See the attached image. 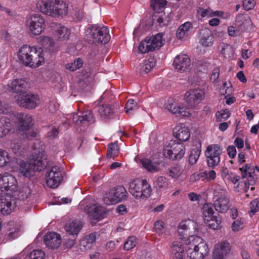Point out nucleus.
Segmentation results:
<instances>
[{"label":"nucleus","instance_id":"obj_1","mask_svg":"<svg viewBox=\"0 0 259 259\" xmlns=\"http://www.w3.org/2000/svg\"><path fill=\"white\" fill-rule=\"evenodd\" d=\"M191 229L196 231V224L191 220L181 222L178 232L187 247L185 248L188 257L193 259H200L207 255L209 249L206 242L197 235H190Z\"/></svg>","mask_w":259,"mask_h":259},{"label":"nucleus","instance_id":"obj_2","mask_svg":"<svg viewBox=\"0 0 259 259\" xmlns=\"http://www.w3.org/2000/svg\"><path fill=\"white\" fill-rule=\"evenodd\" d=\"M18 59L22 64L36 68L45 63L44 52L42 48L23 45L17 53Z\"/></svg>","mask_w":259,"mask_h":259},{"label":"nucleus","instance_id":"obj_3","mask_svg":"<svg viewBox=\"0 0 259 259\" xmlns=\"http://www.w3.org/2000/svg\"><path fill=\"white\" fill-rule=\"evenodd\" d=\"M47 164V156L42 150L35 151L29 163L21 161L19 163V172L25 177L30 178L35 171H41Z\"/></svg>","mask_w":259,"mask_h":259},{"label":"nucleus","instance_id":"obj_4","mask_svg":"<svg viewBox=\"0 0 259 259\" xmlns=\"http://www.w3.org/2000/svg\"><path fill=\"white\" fill-rule=\"evenodd\" d=\"M36 6L41 13L53 17L65 15L68 8L66 3L58 0H38Z\"/></svg>","mask_w":259,"mask_h":259},{"label":"nucleus","instance_id":"obj_5","mask_svg":"<svg viewBox=\"0 0 259 259\" xmlns=\"http://www.w3.org/2000/svg\"><path fill=\"white\" fill-rule=\"evenodd\" d=\"M86 39L90 44H105L110 39L108 28L104 26L93 25L86 30Z\"/></svg>","mask_w":259,"mask_h":259},{"label":"nucleus","instance_id":"obj_6","mask_svg":"<svg viewBox=\"0 0 259 259\" xmlns=\"http://www.w3.org/2000/svg\"><path fill=\"white\" fill-rule=\"evenodd\" d=\"M129 191L136 199H146L152 193V188L146 180L136 179L130 183Z\"/></svg>","mask_w":259,"mask_h":259},{"label":"nucleus","instance_id":"obj_7","mask_svg":"<svg viewBox=\"0 0 259 259\" xmlns=\"http://www.w3.org/2000/svg\"><path fill=\"white\" fill-rule=\"evenodd\" d=\"M164 40L161 34L147 37L138 46V52L145 54L159 49L163 44Z\"/></svg>","mask_w":259,"mask_h":259},{"label":"nucleus","instance_id":"obj_8","mask_svg":"<svg viewBox=\"0 0 259 259\" xmlns=\"http://www.w3.org/2000/svg\"><path fill=\"white\" fill-rule=\"evenodd\" d=\"M127 192L122 186H117L110 189L104 195L103 201L106 205L116 204L125 200Z\"/></svg>","mask_w":259,"mask_h":259},{"label":"nucleus","instance_id":"obj_9","mask_svg":"<svg viewBox=\"0 0 259 259\" xmlns=\"http://www.w3.org/2000/svg\"><path fill=\"white\" fill-rule=\"evenodd\" d=\"M185 148L183 144L175 140H171L163 151V155L172 160H177L183 157Z\"/></svg>","mask_w":259,"mask_h":259},{"label":"nucleus","instance_id":"obj_10","mask_svg":"<svg viewBox=\"0 0 259 259\" xmlns=\"http://www.w3.org/2000/svg\"><path fill=\"white\" fill-rule=\"evenodd\" d=\"M15 99L19 106L28 109H35L39 104L38 95L26 92L24 94L16 95Z\"/></svg>","mask_w":259,"mask_h":259},{"label":"nucleus","instance_id":"obj_11","mask_svg":"<svg viewBox=\"0 0 259 259\" xmlns=\"http://www.w3.org/2000/svg\"><path fill=\"white\" fill-rule=\"evenodd\" d=\"M222 153V148L217 144L208 145L205 151V155L208 166L214 168L220 162V156Z\"/></svg>","mask_w":259,"mask_h":259},{"label":"nucleus","instance_id":"obj_12","mask_svg":"<svg viewBox=\"0 0 259 259\" xmlns=\"http://www.w3.org/2000/svg\"><path fill=\"white\" fill-rule=\"evenodd\" d=\"M64 172L58 166H52L48 171L46 176L47 185L51 188L58 187L63 181Z\"/></svg>","mask_w":259,"mask_h":259},{"label":"nucleus","instance_id":"obj_13","mask_svg":"<svg viewBox=\"0 0 259 259\" xmlns=\"http://www.w3.org/2000/svg\"><path fill=\"white\" fill-rule=\"evenodd\" d=\"M30 88V84L25 79L18 78L9 80L8 83L4 85V89L8 92L24 94L25 90Z\"/></svg>","mask_w":259,"mask_h":259},{"label":"nucleus","instance_id":"obj_14","mask_svg":"<svg viewBox=\"0 0 259 259\" xmlns=\"http://www.w3.org/2000/svg\"><path fill=\"white\" fill-rule=\"evenodd\" d=\"M27 24L30 32L33 35L40 34L46 27L44 18L39 14L31 16L27 20Z\"/></svg>","mask_w":259,"mask_h":259},{"label":"nucleus","instance_id":"obj_15","mask_svg":"<svg viewBox=\"0 0 259 259\" xmlns=\"http://www.w3.org/2000/svg\"><path fill=\"white\" fill-rule=\"evenodd\" d=\"M17 188L15 177L9 172L0 174V189L2 191H14Z\"/></svg>","mask_w":259,"mask_h":259},{"label":"nucleus","instance_id":"obj_16","mask_svg":"<svg viewBox=\"0 0 259 259\" xmlns=\"http://www.w3.org/2000/svg\"><path fill=\"white\" fill-rule=\"evenodd\" d=\"M205 92L204 90L196 89L190 90L185 94V99L188 105L194 107L204 99Z\"/></svg>","mask_w":259,"mask_h":259},{"label":"nucleus","instance_id":"obj_17","mask_svg":"<svg viewBox=\"0 0 259 259\" xmlns=\"http://www.w3.org/2000/svg\"><path fill=\"white\" fill-rule=\"evenodd\" d=\"M191 64L189 57L186 54H181L175 58L172 64L178 71L184 72L189 69Z\"/></svg>","mask_w":259,"mask_h":259},{"label":"nucleus","instance_id":"obj_18","mask_svg":"<svg viewBox=\"0 0 259 259\" xmlns=\"http://www.w3.org/2000/svg\"><path fill=\"white\" fill-rule=\"evenodd\" d=\"M15 201L10 195L7 194L0 196V212L4 214H9L15 207Z\"/></svg>","mask_w":259,"mask_h":259},{"label":"nucleus","instance_id":"obj_19","mask_svg":"<svg viewBox=\"0 0 259 259\" xmlns=\"http://www.w3.org/2000/svg\"><path fill=\"white\" fill-rule=\"evenodd\" d=\"M140 163L142 164L143 167L151 173L160 171L163 166L161 161L156 160L154 158L141 159Z\"/></svg>","mask_w":259,"mask_h":259},{"label":"nucleus","instance_id":"obj_20","mask_svg":"<svg viewBox=\"0 0 259 259\" xmlns=\"http://www.w3.org/2000/svg\"><path fill=\"white\" fill-rule=\"evenodd\" d=\"M90 219L100 220L103 219L105 212V208L97 203L87 205L85 208Z\"/></svg>","mask_w":259,"mask_h":259},{"label":"nucleus","instance_id":"obj_21","mask_svg":"<svg viewBox=\"0 0 259 259\" xmlns=\"http://www.w3.org/2000/svg\"><path fill=\"white\" fill-rule=\"evenodd\" d=\"M230 245L226 241L216 244L213 248L212 259H224L230 251Z\"/></svg>","mask_w":259,"mask_h":259},{"label":"nucleus","instance_id":"obj_22","mask_svg":"<svg viewBox=\"0 0 259 259\" xmlns=\"http://www.w3.org/2000/svg\"><path fill=\"white\" fill-rule=\"evenodd\" d=\"M16 117L18 120V131L20 133L22 131H29L33 125V120L30 115L25 113H17Z\"/></svg>","mask_w":259,"mask_h":259},{"label":"nucleus","instance_id":"obj_23","mask_svg":"<svg viewBox=\"0 0 259 259\" xmlns=\"http://www.w3.org/2000/svg\"><path fill=\"white\" fill-rule=\"evenodd\" d=\"M165 108L174 114L185 117H188L190 115L189 111H187L184 107L178 106L177 103L172 99L168 100L165 105Z\"/></svg>","mask_w":259,"mask_h":259},{"label":"nucleus","instance_id":"obj_24","mask_svg":"<svg viewBox=\"0 0 259 259\" xmlns=\"http://www.w3.org/2000/svg\"><path fill=\"white\" fill-rule=\"evenodd\" d=\"M44 242L48 248L52 249H56L61 243V236L55 232H50L45 236Z\"/></svg>","mask_w":259,"mask_h":259},{"label":"nucleus","instance_id":"obj_25","mask_svg":"<svg viewBox=\"0 0 259 259\" xmlns=\"http://www.w3.org/2000/svg\"><path fill=\"white\" fill-rule=\"evenodd\" d=\"M174 136L180 141H186L190 137L189 128L183 124H178L173 130Z\"/></svg>","mask_w":259,"mask_h":259},{"label":"nucleus","instance_id":"obj_26","mask_svg":"<svg viewBox=\"0 0 259 259\" xmlns=\"http://www.w3.org/2000/svg\"><path fill=\"white\" fill-rule=\"evenodd\" d=\"M97 237V235L95 233L85 236L80 242V249L83 251L91 249L95 243Z\"/></svg>","mask_w":259,"mask_h":259},{"label":"nucleus","instance_id":"obj_27","mask_svg":"<svg viewBox=\"0 0 259 259\" xmlns=\"http://www.w3.org/2000/svg\"><path fill=\"white\" fill-rule=\"evenodd\" d=\"M73 121L77 124H79L83 122H92L94 121L92 112L87 110L78 114H73L72 116Z\"/></svg>","mask_w":259,"mask_h":259},{"label":"nucleus","instance_id":"obj_28","mask_svg":"<svg viewBox=\"0 0 259 259\" xmlns=\"http://www.w3.org/2000/svg\"><path fill=\"white\" fill-rule=\"evenodd\" d=\"M200 44L205 47H210L213 43V36L211 31L207 28L202 29L199 32Z\"/></svg>","mask_w":259,"mask_h":259},{"label":"nucleus","instance_id":"obj_29","mask_svg":"<svg viewBox=\"0 0 259 259\" xmlns=\"http://www.w3.org/2000/svg\"><path fill=\"white\" fill-rule=\"evenodd\" d=\"M243 179H246L249 185H253L255 182V179L252 176L254 170L249 164H244L239 168Z\"/></svg>","mask_w":259,"mask_h":259},{"label":"nucleus","instance_id":"obj_30","mask_svg":"<svg viewBox=\"0 0 259 259\" xmlns=\"http://www.w3.org/2000/svg\"><path fill=\"white\" fill-rule=\"evenodd\" d=\"M171 251L176 259H183L185 254L184 246L180 241H176L172 243Z\"/></svg>","mask_w":259,"mask_h":259},{"label":"nucleus","instance_id":"obj_31","mask_svg":"<svg viewBox=\"0 0 259 259\" xmlns=\"http://www.w3.org/2000/svg\"><path fill=\"white\" fill-rule=\"evenodd\" d=\"M6 235L9 240H12L18 237L20 225L14 222H9L6 227Z\"/></svg>","mask_w":259,"mask_h":259},{"label":"nucleus","instance_id":"obj_32","mask_svg":"<svg viewBox=\"0 0 259 259\" xmlns=\"http://www.w3.org/2000/svg\"><path fill=\"white\" fill-rule=\"evenodd\" d=\"M193 26L191 23L186 22L181 25L177 30L176 36L178 39H185L189 35L190 31L192 29Z\"/></svg>","mask_w":259,"mask_h":259},{"label":"nucleus","instance_id":"obj_33","mask_svg":"<svg viewBox=\"0 0 259 259\" xmlns=\"http://www.w3.org/2000/svg\"><path fill=\"white\" fill-rule=\"evenodd\" d=\"M83 226V223L79 220H74L68 223L65 226V230L71 235H77Z\"/></svg>","mask_w":259,"mask_h":259},{"label":"nucleus","instance_id":"obj_34","mask_svg":"<svg viewBox=\"0 0 259 259\" xmlns=\"http://www.w3.org/2000/svg\"><path fill=\"white\" fill-rule=\"evenodd\" d=\"M70 35V30L68 28L59 25L55 30L54 37L59 41H64L68 39Z\"/></svg>","mask_w":259,"mask_h":259},{"label":"nucleus","instance_id":"obj_35","mask_svg":"<svg viewBox=\"0 0 259 259\" xmlns=\"http://www.w3.org/2000/svg\"><path fill=\"white\" fill-rule=\"evenodd\" d=\"M229 200L226 197H219L213 203L216 211L223 213L226 212L229 208Z\"/></svg>","mask_w":259,"mask_h":259},{"label":"nucleus","instance_id":"obj_36","mask_svg":"<svg viewBox=\"0 0 259 259\" xmlns=\"http://www.w3.org/2000/svg\"><path fill=\"white\" fill-rule=\"evenodd\" d=\"M11 127L9 118L5 117L0 118V138L6 136L10 132Z\"/></svg>","mask_w":259,"mask_h":259},{"label":"nucleus","instance_id":"obj_37","mask_svg":"<svg viewBox=\"0 0 259 259\" xmlns=\"http://www.w3.org/2000/svg\"><path fill=\"white\" fill-rule=\"evenodd\" d=\"M29 247H27L24 250V253H27L25 259H43L45 253L41 249H34L29 252Z\"/></svg>","mask_w":259,"mask_h":259},{"label":"nucleus","instance_id":"obj_38","mask_svg":"<svg viewBox=\"0 0 259 259\" xmlns=\"http://www.w3.org/2000/svg\"><path fill=\"white\" fill-rule=\"evenodd\" d=\"M98 112L102 119H107L113 115L114 108L110 105H103L99 107Z\"/></svg>","mask_w":259,"mask_h":259},{"label":"nucleus","instance_id":"obj_39","mask_svg":"<svg viewBox=\"0 0 259 259\" xmlns=\"http://www.w3.org/2000/svg\"><path fill=\"white\" fill-rule=\"evenodd\" d=\"M213 205L210 203H205L202 208V212L204 221L210 220L213 217L214 213Z\"/></svg>","mask_w":259,"mask_h":259},{"label":"nucleus","instance_id":"obj_40","mask_svg":"<svg viewBox=\"0 0 259 259\" xmlns=\"http://www.w3.org/2000/svg\"><path fill=\"white\" fill-rule=\"evenodd\" d=\"M12 160V158L9 153L0 148V167H3L8 165Z\"/></svg>","mask_w":259,"mask_h":259},{"label":"nucleus","instance_id":"obj_41","mask_svg":"<svg viewBox=\"0 0 259 259\" xmlns=\"http://www.w3.org/2000/svg\"><path fill=\"white\" fill-rule=\"evenodd\" d=\"M209 227L213 230H218L222 227V221L220 217L213 216L210 220L205 221Z\"/></svg>","mask_w":259,"mask_h":259},{"label":"nucleus","instance_id":"obj_42","mask_svg":"<svg viewBox=\"0 0 259 259\" xmlns=\"http://www.w3.org/2000/svg\"><path fill=\"white\" fill-rule=\"evenodd\" d=\"M39 42L44 48L48 49L50 51L54 50L55 42L52 38L49 36H40Z\"/></svg>","mask_w":259,"mask_h":259},{"label":"nucleus","instance_id":"obj_43","mask_svg":"<svg viewBox=\"0 0 259 259\" xmlns=\"http://www.w3.org/2000/svg\"><path fill=\"white\" fill-rule=\"evenodd\" d=\"M155 65V60L153 58H150L144 61L141 66V71L145 73L149 72Z\"/></svg>","mask_w":259,"mask_h":259},{"label":"nucleus","instance_id":"obj_44","mask_svg":"<svg viewBox=\"0 0 259 259\" xmlns=\"http://www.w3.org/2000/svg\"><path fill=\"white\" fill-rule=\"evenodd\" d=\"M124 109L126 113L131 116L139 109V106L134 100L130 99L127 101Z\"/></svg>","mask_w":259,"mask_h":259},{"label":"nucleus","instance_id":"obj_45","mask_svg":"<svg viewBox=\"0 0 259 259\" xmlns=\"http://www.w3.org/2000/svg\"><path fill=\"white\" fill-rule=\"evenodd\" d=\"M119 153V148L117 144L115 143H111L108 148L107 156L108 158H114L116 157Z\"/></svg>","mask_w":259,"mask_h":259},{"label":"nucleus","instance_id":"obj_46","mask_svg":"<svg viewBox=\"0 0 259 259\" xmlns=\"http://www.w3.org/2000/svg\"><path fill=\"white\" fill-rule=\"evenodd\" d=\"M208 13V14L209 16L210 17H213V16H219L220 17H221L223 19H228L230 17V14L229 13L227 12H224L223 11H211L208 12L207 11L206 12L203 11L202 12V16L203 17L207 15V13Z\"/></svg>","mask_w":259,"mask_h":259},{"label":"nucleus","instance_id":"obj_47","mask_svg":"<svg viewBox=\"0 0 259 259\" xmlns=\"http://www.w3.org/2000/svg\"><path fill=\"white\" fill-rule=\"evenodd\" d=\"M183 170L179 165H175L168 169V175L172 178H177L182 174Z\"/></svg>","mask_w":259,"mask_h":259},{"label":"nucleus","instance_id":"obj_48","mask_svg":"<svg viewBox=\"0 0 259 259\" xmlns=\"http://www.w3.org/2000/svg\"><path fill=\"white\" fill-rule=\"evenodd\" d=\"M200 153H201V151L198 148H193L191 150V152L189 155V156L188 160H189V163L191 164H195L197 162V161L200 156Z\"/></svg>","mask_w":259,"mask_h":259},{"label":"nucleus","instance_id":"obj_49","mask_svg":"<svg viewBox=\"0 0 259 259\" xmlns=\"http://www.w3.org/2000/svg\"><path fill=\"white\" fill-rule=\"evenodd\" d=\"M138 240L134 236L129 237L124 243V250H129L135 247L137 244Z\"/></svg>","mask_w":259,"mask_h":259},{"label":"nucleus","instance_id":"obj_50","mask_svg":"<svg viewBox=\"0 0 259 259\" xmlns=\"http://www.w3.org/2000/svg\"><path fill=\"white\" fill-rule=\"evenodd\" d=\"M83 62L82 59L78 58L75 59L73 62L68 63L66 65L67 69L71 71H74L82 67Z\"/></svg>","mask_w":259,"mask_h":259},{"label":"nucleus","instance_id":"obj_51","mask_svg":"<svg viewBox=\"0 0 259 259\" xmlns=\"http://www.w3.org/2000/svg\"><path fill=\"white\" fill-rule=\"evenodd\" d=\"M155 185L160 190L167 188L168 186L167 179L163 176L158 177L155 181Z\"/></svg>","mask_w":259,"mask_h":259},{"label":"nucleus","instance_id":"obj_52","mask_svg":"<svg viewBox=\"0 0 259 259\" xmlns=\"http://www.w3.org/2000/svg\"><path fill=\"white\" fill-rule=\"evenodd\" d=\"M230 116V113L227 110L219 111L215 113L216 120L218 122L227 120Z\"/></svg>","mask_w":259,"mask_h":259},{"label":"nucleus","instance_id":"obj_53","mask_svg":"<svg viewBox=\"0 0 259 259\" xmlns=\"http://www.w3.org/2000/svg\"><path fill=\"white\" fill-rule=\"evenodd\" d=\"M30 193V189L28 187H24L20 191L18 197L20 200H24L28 197Z\"/></svg>","mask_w":259,"mask_h":259},{"label":"nucleus","instance_id":"obj_54","mask_svg":"<svg viewBox=\"0 0 259 259\" xmlns=\"http://www.w3.org/2000/svg\"><path fill=\"white\" fill-rule=\"evenodd\" d=\"M164 223L162 221H157L154 223V229L159 235H161L165 232Z\"/></svg>","mask_w":259,"mask_h":259},{"label":"nucleus","instance_id":"obj_55","mask_svg":"<svg viewBox=\"0 0 259 259\" xmlns=\"http://www.w3.org/2000/svg\"><path fill=\"white\" fill-rule=\"evenodd\" d=\"M255 5V0H243V7L247 11L252 9Z\"/></svg>","mask_w":259,"mask_h":259},{"label":"nucleus","instance_id":"obj_56","mask_svg":"<svg viewBox=\"0 0 259 259\" xmlns=\"http://www.w3.org/2000/svg\"><path fill=\"white\" fill-rule=\"evenodd\" d=\"M156 21L160 26H163L168 24L169 22V18L165 15L162 14L157 19Z\"/></svg>","mask_w":259,"mask_h":259},{"label":"nucleus","instance_id":"obj_57","mask_svg":"<svg viewBox=\"0 0 259 259\" xmlns=\"http://www.w3.org/2000/svg\"><path fill=\"white\" fill-rule=\"evenodd\" d=\"M243 228V223L240 220H237L232 224V229L233 231H238Z\"/></svg>","mask_w":259,"mask_h":259},{"label":"nucleus","instance_id":"obj_58","mask_svg":"<svg viewBox=\"0 0 259 259\" xmlns=\"http://www.w3.org/2000/svg\"><path fill=\"white\" fill-rule=\"evenodd\" d=\"M250 211L254 214L259 210V200L255 199L250 203Z\"/></svg>","mask_w":259,"mask_h":259},{"label":"nucleus","instance_id":"obj_59","mask_svg":"<svg viewBox=\"0 0 259 259\" xmlns=\"http://www.w3.org/2000/svg\"><path fill=\"white\" fill-rule=\"evenodd\" d=\"M227 152L229 157L231 158L235 157L237 154L236 147L234 146H229L227 148Z\"/></svg>","mask_w":259,"mask_h":259},{"label":"nucleus","instance_id":"obj_60","mask_svg":"<svg viewBox=\"0 0 259 259\" xmlns=\"http://www.w3.org/2000/svg\"><path fill=\"white\" fill-rule=\"evenodd\" d=\"M220 75V69L219 67H215L213 69L212 72L210 76V80L212 82H216Z\"/></svg>","mask_w":259,"mask_h":259},{"label":"nucleus","instance_id":"obj_61","mask_svg":"<svg viewBox=\"0 0 259 259\" xmlns=\"http://www.w3.org/2000/svg\"><path fill=\"white\" fill-rule=\"evenodd\" d=\"M11 148L13 152L16 154H20L22 151L21 146L19 142H14L12 144Z\"/></svg>","mask_w":259,"mask_h":259},{"label":"nucleus","instance_id":"obj_62","mask_svg":"<svg viewBox=\"0 0 259 259\" xmlns=\"http://www.w3.org/2000/svg\"><path fill=\"white\" fill-rule=\"evenodd\" d=\"M9 112L8 105L4 101L0 100V113L7 114Z\"/></svg>","mask_w":259,"mask_h":259},{"label":"nucleus","instance_id":"obj_63","mask_svg":"<svg viewBox=\"0 0 259 259\" xmlns=\"http://www.w3.org/2000/svg\"><path fill=\"white\" fill-rule=\"evenodd\" d=\"M217 177L216 172L213 170H207V182H211L213 181Z\"/></svg>","mask_w":259,"mask_h":259},{"label":"nucleus","instance_id":"obj_64","mask_svg":"<svg viewBox=\"0 0 259 259\" xmlns=\"http://www.w3.org/2000/svg\"><path fill=\"white\" fill-rule=\"evenodd\" d=\"M239 177L238 176L232 172L226 178L225 180L230 181L233 184H236L239 181Z\"/></svg>","mask_w":259,"mask_h":259}]
</instances>
